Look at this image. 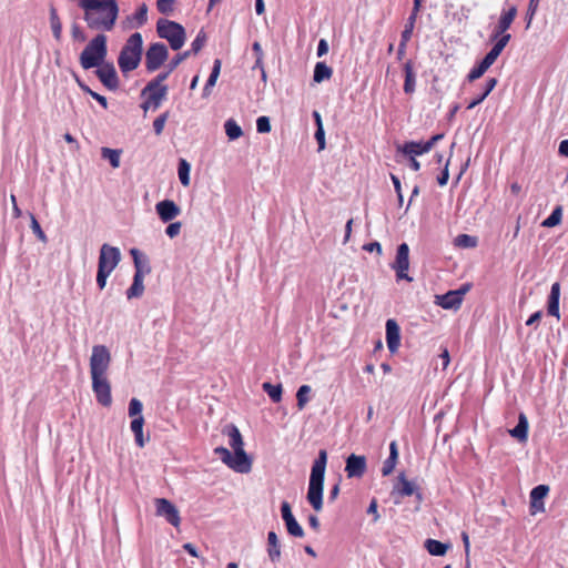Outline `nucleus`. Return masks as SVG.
I'll return each instance as SVG.
<instances>
[{
	"label": "nucleus",
	"instance_id": "7",
	"mask_svg": "<svg viewBox=\"0 0 568 568\" xmlns=\"http://www.w3.org/2000/svg\"><path fill=\"white\" fill-rule=\"evenodd\" d=\"M169 51L164 43L155 42L150 44L145 52V69L154 72L168 60Z\"/></svg>",
	"mask_w": 568,
	"mask_h": 568
},
{
	"label": "nucleus",
	"instance_id": "26",
	"mask_svg": "<svg viewBox=\"0 0 568 568\" xmlns=\"http://www.w3.org/2000/svg\"><path fill=\"white\" fill-rule=\"evenodd\" d=\"M398 459V446L395 440L389 444V456L384 462L382 467V475L388 476L393 473Z\"/></svg>",
	"mask_w": 568,
	"mask_h": 568
},
{
	"label": "nucleus",
	"instance_id": "44",
	"mask_svg": "<svg viewBox=\"0 0 568 568\" xmlns=\"http://www.w3.org/2000/svg\"><path fill=\"white\" fill-rule=\"evenodd\" d=\"M285 524V527H286V530L288 532V535L293 536V537H296V538H303L305 532H304V529L302 528V526L298 524V521L296 520V518H292L290 520H287Z\"/></svg>",
	"mask_w": 568,
	"mask_h": 568
},
{
	"label": "nucleus",
	"instance_id": "9",
	"mask_svg": "<svg viewBox=\"0 0 568 568\" xmlns=\"http://www.w3.org/2000/svg\"><path fill=\"white\" fill-rule=\"evenodd\" d=\"M121 261V252L119 247L112 246L110 244H102L100 247L98 267L113 272V270L118 266Z\"/></svg>",
	"mask_w": 568,
	"mask_h": 568
},
{
	"label": "nucleus",
	"instance_id": "57",
	"mask_svg": "<svg viewBox=\"0 0 568 568\" xmlns=\"http://www.w3.org/2000/svg\"><path fill=\"white\" fill-rule=\"evenodd\" d=\"M71 36L74 41L84 42L87 40V36L81 29V27L77 23H73L71 27Z\"/></svg>",
	"mask_w": 568,
	"mask_h": 568
},
{
	"label": "nucleus",
	"instance_id": "36",
	"mask_svg": "<svg viewBox=\"0 0 568 568\" xmlns=\"http://www.w3.org/2000/svg\"><path fill=\"white\" fill-rule=\"evenodd\" d=\"M50 26L53 33V38L57 41H60L62 38V23L54 7L50 8Z\"/></svg>",
	"mask_w": 568,
	"mask_h": 568
},
{
	"label": "nucleus",
	"instance_id": "16",
	"mask_svg": "<svg viewBox=\"0 0 568 568\" xmlns=\"http://www.w3.org/2000/svg\"><path fill=\"white\" fill-rule=\"evenodd\" d=\"M549 493L547 485H538L530 491V514L535 515L540 511H545L544 499Z\"/></svg>",
	"mask_w": 568,
	"mask_h": 568
},
{
	"label": "nucleus",
	"instance_id": "42",
	"mask_svg": "<svg viewBox=\"0 0 568 568\" xmlns=\"http://www.w3.org/2000/svg\"><path fill=\"white\" fill-rule=\"evenodd\" d=\"M490 67L485 63L483 60H480L477 64L474 65V68L469 71V73L466 77V80L468 82H474L475 80L479 79L484 75V73L489 69Z\"/></svg>",
	"mask_w": 568,
	"mask_h": 568
},
{
	"label": "nucleus",
	"instance_id": "15",
	"mask_svg": "<svg viewBox=\"0 0 568 568\" xmlns=\"http://www.w3.org/2000/svg\"><path fill=\"white\" fill-rule=\"evenodd\" d=\"M517 17V7L510 6L508 9H504L500 13L497 24L495 26L491 33H495V37L504 34H508L507 30L510 28L515 18Z\"/></svg>",
	"mask_w": 568,
	"mask_h": 568
},
{
	"label": "nucleus",
	"instance_id": "48",
	"mask_svg": "<svg viewBox=\"0 0 568 568\" xmlns=\"http://www.w3.org/2000/svg\"><path fill=\"white\" fill-rule=\"evenodd\" d=\"M206 41V33L200 30L195 39L191 43V54H196L201 51Z\"/></svg>",
	"mask_w": 568,
	"mask_h": 568
},
{
	"label": "nucleus",
	"instance_id": "45",
	"mask_svg": "<svg viewBox=\"0 0 568 568\" xmlns=\"http://www.w3.org/2000/svg\"><path fill=\"white\" fill-rule=\"evenodd\" d=\"M417 17H418V12H414V11L410 12V14L408 16V18L406 20V23H405L404 30L402 31L400 37L408 38V39L412 38Z\"/></svg>",
	"mask_w": 568,
	"mask_h": 568
},
{
	"label": "nucleus",
	"instance_id": "21",
	"mask_svg": "<svg viewBox=\"0 0 568 568\" xmlns=\"http://www.w3.org/2000/svg\"><path fill=\"white\" fill-rule=\"evenodd\" d=\"M559 300H560V283L555 282L551 285L550 294L548 296L547 312L549 315L560 318L559 313Z\"/></svg>",
	"mask_w": 568,
	"mask_h": 568
},
{
	"label": "nucleus",
	"instance_id": "19",
	"mask_svg": "<svg viewBox=\"0 0 568 568\" xmlns=\"http://www.w3.org/2000/svg\"><path fill=\"white\" fill-rule=\"evenodd\" d=\"M397 151L406 156H417L429 152V146L424 141H408L398 145Z\"/></svg>",
	"mask_w": 568,
	"mask_h": 568
},
{
	"label": "nucleus",
	"instance_id": "5",
	"mask_svg": "<svg viewBox=\"0 0 568 568\" xmlns=\"http://www.w3.org/2000/svg\"><path fill=\"white\" fill-rule=\"evenodd\" d=\"M108 38L103 33L97 34L82 50L79 61L84 70L98 68L102 63L108 54Z\"/></svg>",
	"mask_w": 568,
	"mask_h": 568
},
{
	"label": "nucleus",
	"instance_id": "31",
	"mask_svg": "<svg viewBox=\"0 0 568 568\" xmlns=\"http://www.w3.org/2000/svg\"><path fill=\"white\" fill-rule=\"evenodd\" d=\"M144 276L133 275V282L131 286L126 290V297L128 300L131 298H139L144 293V284H143Z\"/></svg>",
	"mask_w": 568,
	"mask_h": 568
},
{
	"label": "nucleus",
	"instance_id": "59",
	"mask_svg": "<svg viewBox=\"0 0 568 568\" xmlns=\"http://www.w3.org/2000/svg\"><path fill=\"white\" fill-rule=\"evenodd\" d=\"M314 138L317 141L318 151H323L326 145L324 126L316 128Z\"/></svg>",
	"mask_w": 568,
	"mask_h": 568
},
{
	"label": "nucleus",
	"instance_id": "2",
	"mask_svg": "<svg viewBox=\"0 0 568 568\" xmlns=\"http://www.w3.org/2000/svg\"><path fill=\"white\" fill-rule=\"evenodd\" d=\"M83 20L91 30L111 31L119 17L116 0H79Z\"/></svg>",
	"mask_w": 568,
	"mask_h": 568
},
{
	"label": "nucleus",
	"instance_id": "14",
	"mask_svg": "<svg viewBox=\"0 0 568 568\" xmlns=\"http://www.w3.org/2000/svg\"><path fill=\"white\" fill-rule=\"evenodd\" d=\"M155 211L163 223L171 222L181 213L180 206L172 200L158 202Z\"/></svg>",
	"mask_w": 568,
	"mask_h": 568
},
{
	"label": "nucleus",
	"instance_id": "40",
	"mask_svg": "<svg viewBox=\"0 0 568 568\" xmlns=\"http://www.w3.org/2000/svg\"><path fill=\"white\" fill-rule=\"evenodd\" d=\"M101 155L103 159L109 161L110 165L113 169H116L120 166V156H121L120 150L102 148Z\"/></svg>",
	"mask_w": 568,
	"mask_h": 568
},
{
	"label": "nucleus",
	"instance_id": "47",
	"mask_svg": "<svg viewBox=\"0 0 568 568\" xmlns=\"http://www.w3.org/2000/svg\"><path fill=\"white\" fill-rule=\"evenodd\" d=\"M455 243L457 246L473 248L477 245V237L468 235V234H459Z\"/></svg>",
	"mask_w": 568,
	"mask_h": 568
},
{
	"label": "nucleus",
	"instance_id": "43",
	"mask_svg": "<svg viewBox=\"0 0 568 568\" xmlns=\"http://www.w3.org/2000/svg\"><path fill=\"white\" fill-rule=\"evenodd\" d=\"M312 388L310 385H302L298 387L297 389V393H296V405L298 407L300 410H302L306 404L310 402V393H311Z\"/></svg>",
	"mask_w": 568,
	"mask_h": 568
},
{
	"label": "nucleus",
	"instance_id": "32",
	"mask_svg": "<svg viewBox=\"0 0 568 568\" xmlns=\"http://www.w3.org/2000/svg\"><path fill=\"white\" fill-rule=\"evenodd\" d=\"M333 75V70L325 62H317L314 67L313 80L316 83H321L325 80H329Z\"/></svg>",
	"mask_w": 568,
	"mask_h": 568
},
{
	"label": "nucleus",
	"instance_id": "54",
	"mask_svg": "<svg viewBox=\"0 0 568 568\" xmlns=\"http://www.w3.org/2000/svg\"><path fill=\"white\" fill-rule=\"evenodd\" d=\"M214 454L219 456L226 466L231 467L232 453L226 447H216Z\"/></svg>",
	"mask_w": 568,
	"mask_h": 568
},
{
	"label": "nucleus",
	"instance_id": "3",
	"mask_svg": "<svg viewBox=\"0 0 568 568\" xmlns=\"http://www.w3.org/2000/svg\"><path fill=\"white\" fill-rule=\"evenodd\" d=\"M327 464V452L321 449L317 458L314 460L310 475V483L306 499L315 511L323 508V487L325 478V469Z\"/></svg>",
	"mask_w": 568,
	"mask_h": 568
},
{
	"label": "nucleus",
	"instance_id": "51",
	"mask_svg": "<svg viewBox=\"0 0 568 568\" xmlns=\"http://www.w3.org/2000/svg\"><path fill=\"white\" fill-rule=\"evenodd\" d=\"M169 119V112H164L160 114L154 121H153V130L156 135L162 134L165 123Z\"/></svg>",
	"mask_w": 568,
	"mask_h": 568
},
{
	"label": "nucleus",
	"instance_id": "58",
	"mask_svg": "<svg viewBox=\"0 0 568 568\" xmlns=\"http://www.w3.org/2000/svg\"><path fill=\"white\" fill-rule=\"evenodd\" d=\"M181 227H182V223L181 222H172V223H170L166 226L165 234L170 239H173V237H175V236H178L180 234Z\"/></svg>",
	"mask_w": 568,
	"mask_h": 568
},
{
	"label": "nucleus",
	"instance_id": "30",
	"mask_svg": "<svg viewBox=\"0 0 568 568\" xmlns=\"http://www.w3.org/2000/svg\"><path fill=\"white\" fill-rule=\"evenodd\" d=\"M227 436L230 437V446L233 448V450H236V449H242L243 446H244V443H243V437L239 430V428L231 424V425H227L225 427V430H224Z\"/></svg>",
	"mask_w": 568,
	"mask_h": 568
},
{
	"label": "nucleus",
	"instance_id": "23",
	"mask_svg": "<svg viewBox=\"0 0 568 568\" xmlns=\"http://www.w3.org/2000/svg\"><path fill=\"white\" fill-rule=\"evenodd\" d=\"M168 90V85H163L145 92L144 87L141 91V98L146 97L148 99H150V101L153 102V110H156L161 105L162 101L165 99Z\"/></svg>",
	"mask_w": 568,
	"mask_h": 568
},
{
	"label": "nucleus",
	"instance_id": "33",
	"mask_svg": "<svg viewBox=\"0 0 568 568\" xmlns=\"http://www.w3.org/2000/svg\"><path fill=\"white\" fill-rule=\"evenodd\" d=\"M143 425H144L143 416H139L138 418H132L131 425H130L131 430L134 434L135 444L141 448L145 444V440L143 437Z\"/></svg>",
	"mask_w": 568,
	"mask_h": 568
},
{
	"label": "nucleus",
	"instance_id": "25",
	"mask_svg": "<svg viewBox=\"0 0 568 568\" xmlns=\"http://www.w3.org/2000/svg\"><path fill=\"white\" fill-rule=\"evenodd\" d=\"M126 21L131 29L143 27L148 21V6L142 3L132 16L126 18Z\"/></svg>",
	"mask_w": 568,
	"mask_h": 568
},
{
	"label": "nucleus",
	"instance_id": "1",
	"mask_svg": "<svg viewBox=\"0 0 568 568\" xmlns=\"http://www.w3.org/2000/svg\"><path fill=\"white\" fill-rule=\"evenodd\" d=\"M110 363L111 354L108 347L94 345L90 357L92 390L97 402L104 407H109L112 404L111 384L106 377Z\"/></svg>",
	"mask_w": 568,
	"mask_h": 568
},
{
	"label": "nucleus",
	"instance_id": "53",
	"mask_svg": "<svg viewBox=\"0 0 568 568\" xmlns=\"http://www.w3.org/2000/svg\"><path fill=\"white\" fill-rule=\"evenodd\" d=\"M271 121L270 118L266 115H261L256 120V131L258 133H268L271 132Z\"/></svg>",
	"mask_w": 568,
	"mask_h": 568
},
{
	"label": "nucleus",
	"instance_id": "35",
	"mask_svg": "<svg viewBox=\"0 0 568 568\" xmlns=\"http://www.w3.org/2000/svg\"><path fill=\"white\" fill-rule=\"evenodd\" d=\"M263 390L268 395L273 403H280L282 399L283 387L282 384H272L265 382L262 384Z\"/></svg>",
	"mask_w": 568,
	"mask_h": 568
},
{
	"label": "nucleus",
	"instance_id": "61",
	"mask_svg": "<svg viewBox=\"0 0 568 568\" xmlns=\"http://www.w3.org/2000/svg\"><path fill=\"white\" fill-rule=\"evenodd\" d=\"M539 1L540 0H529V4H528V9H527V13H526V18L528 20L527 22V28L529 27L536 11H537V8H538V4H539Z\"/></svg>",
	"mask_w": 568,
	"mask_h": 568
},
{
	"label": "nucleus",
	"instance_id": "8",
	"mask_svg": "<svg viewBox=\"0 0 568 568\" xmlns=\"http://www.w3.org/2000/svg\"><path fill=\"white\" fill-rule=\"evenodd\" d=\"M390 267L395 271L397 281H413V277L407 273L409 268V246L407 243L404 242L397 246L396 257Z\"/></svg>",
	"mask_w": 568,
	"mask_h": 568
},
{
	"label": "nucleus",
	"instance_id": "64",
	"mask_svg": "<svg viewBox=\"0 0 568 568\" xmlns=\"http://www.w3.org/2000/svg\"><path fill=\"white\" fill-rule=\"evenodd\" d=\"M363 250L367 252H376L378 255H382V245L377 241L365 244Z\"/></svg>",
	"mask_w": 568,
	"mask_h": 568
},
{
	"label": "nucleus",
	"instance_id": "12",
	"mask_svg": "<svg viewBox=\"0 0 568 568\" xmlns=\"http://www.w3.org/2000/svg\"><path fill=\"white\" fill-rule=\"evenodd\" d=\"M367 468L366 457L362 455L351 454L346 458L345 471L348 478H361Z\"/></svg>",
	"mask_w": 568,
	"mask_h": 568
},
{
	"label": "nucleus",
	"instance_id": "27",
	"mask_svg": "<svg viewBox=\"0 0 568 568\" xmlns=\"http://www.w3.org/2000/svg\"><path fill=\"white\" fill-rule=\"evenodd\" d=\"M404 73H405V81H404V92L406 94H412L415 91L416 87V74L414 72V65L410 60L406 61L404 64Z\"/></svg>",
	"mask_w": 568,
	"mask_h": 568
},
{
	"label": "nucleus",
	"instance_id": "49",
	"mask_svg": "<svg viewBox=\"0 0 568 568\" xmlns=\"http://www.w3.org/2000/svg\"><path fill=\"white\" fill-rule=\"evenodd\" d=\"M142 409L143 405L141 400L135 397L131 398L128 409L129 416L132 418H138L139 416H142Z\"/></svg>",
	"mask_w": 568,
	"mask_h": 568
},
{
	"label": "nucleus",
	"instance_id": "20",
	"mask_svg": "<svg viewBox=\"0 0 568 568\" xmlns=\"http://www.w3.org/2000/svg\"><path fill=\"white\" fill-rule=\"evenodd\" d=\"M266 552L271 562L276 564L281 559V542L273 530L267 534Z\"/></svg>",
	"mask_w": 568,
	"mask_h": 568
},
{
	"label": "nucleus",
	"instance_id": "46",
	"mask_svg": "<svg viewBox=\"0 0 568 568\" xmlns=\"http://www.w3.org/2000/svg\"><path fill=\"white\" fill-rule=\"evenodd\" d=\"M171 73L172 72H169V68H166V71L160 72L154 79L148 82L145 85V92L151 91L152 89H156L158 87H163V82L169 78Z\"/></svg>",
	"mask_w": 568,
	"mask_h": 568
},
{
	"label": "nucleus",
	"instance_id": "18",
	"mask_svg": "<svg viewBox=\"0 0 568 568\" xmlns=\"http://www.w3.org/2000/svg\"><path fill=\"white\" fill-rule=\"evenodd\" d=\"M130 254L133 258L135 275L140 274L141 276H145L151 273L152 268L146 255L142 254L141 251L135 247L130 250Z\"/></svg>",
	"mask_w": 568,
	"mask_h": 568
},
{
	"label": "nucleus",
	"instance_id": "13",
	"mask_svg": "<svg viewBox=\"0 0 568 568\" xmlns=\"http://www.w3.org/2000/svg\"><path fill=\"white\" fill-rule=\"evenodd\" d=\"M386 328V344L388 351L394 354L400 346V327L396 320L388 318L385 324Z\"/></svg>",
	"mask_w": 568,
	"mask_h": 568
},
{
	"label": "nucleus",
	"instance_id": "38",
	"mask_svg": "<svg viewBox=\"0 0 568 568\" xmlns=\"http://www.w3.org/2000/svg\"><path fill=\"white\" fill-rule=\"evenodd\" d=\"M224 129L227 138L232 141L240 139L243 135L241 126L234 119H229L224 123Z\"/></svg>",
	"mask_w": 568,
	"mask_h": 568
},
{
	"label": "nucleus",
	"instance_id": "24",
	"mask_svg": "<svg viewBox=\"0 0 568 568\" xmlns=\"http://www.w3.org/2000/svg\"><path fill=\"white\" fill-rule=\"evenodd\" d=\"M528 419L524 413H520L518 416L517 425L509 430L511 437L518 439L519 442H525L528 438Z\"/></svg>",
	"mask_w": 568,
	"mask_h": 568
},
{
	"label": "nucleus",
	"instance_id": "6",
	"mask_svg": "<svg viewBox=\"0 0 568 568\" xmlns=\"http://www.w3.org/2000/svg\"><path fill=\"white\" fill-rule=\"evenodd\" d=\"M156 32L160 38L165 39L172 50H180L185 42V29L179 22L159 19L156 22Z\"/></svg>",
	"mask_w": 568,
	"mask_h": 568
},
{
	"label": "nucleus",
	"instance_id": "41",
	"mask_svg": "<svg viewBox=\"0 0 568 568\" xmlns=\"http://www.w3.org/2000/svg\"><path fill=\"white\" fill-rule=\"evenodd\" d=\"M561 217H562V207L560 205H557L554 209V211L550 213V215L542 221L541 226L554 227L561 222Z\"/></svg>",
	"mask_w": 568,
	"mask_h": 568
},
{
	"label": "nucleus",
	"instance_id": "52",
	"mask_svg": "<svg viewBox=\"0 0 568 568\" xmlns=\"http://www.w3.org/2000/svg\"><path fill=\"white\" fill-rule=\"evenodd\" d=\"M190 55L191 51L178 53L166 65V68H169V72H173L180 65V63L187 59Z\"/></svg>",
	"mask_w": 568,
	"mask_h": 568
},
{
	"label": "nucleus",
	"instance_id": "56",
	"mask_svg": "<svg viewBox=\"0 0 568 568\" xmlns=\"http://www.w3.org/2000/svg\"><path fill=\"white\" fill-rule=\"evenodd\" d=\"M112 272H109V271H105V270H102V268H99L98 267V272H97V285L99 287L100 291H102L105 285H106V280L108 277L110 276Z\"/></svg>",
	"mask_w": 568,
	"mask_h": 568
},
{
	"label": "nucleus",
	"instance_id": "39",
	"mask_svg": "<svg viewBox=\"0 0 568 568\" xmlns=\"http://www.w3.org/2000/svg\"><path fill=\"white\" fill-rule=\"evenodd\" d=\"M191 165L185 159H180L178 164V175L183 186L190 185Z\"/></svg>",
	"mask_w": 568,
	"mask_h": 568
},
{
	"label": "nucleus",
	"instance_id": "34",
	"mask_svg": "<svg viewBox=\"0 0 568 568\" xmlns=\"http://www.w3.org/2000/svg\"><path fill=\"white\" fill-rule=\"evenodd\" d=\"M425 548L432 556L440 557L447 552L449 545L429 538L425 541Z\"/></svg>",
	"mask_w": 568,
	"mask_h": 568
},
{
	"label": "nucleus",
	"instance_id": "60",
	"mask_svg": "<svg viewBox=\"0 0 568 568\" xmlns=\"http://www.w3.org/2000/svg\"><path fill=\"white\" fill-rule=\"evenodd\" d=\"M281 516L284 523L287 520L294 518V515L292 513V507L288 501H282L281 504Z\"/></svg>",
	"mask_w": 568,
	"mask_h": 568
},
{
	"label": "nucleus",
	"instance_id": "55",
	"mask_svg": "<svg viewBox=\"0 0 568 568\" xmlns=\"http://www.w3.org/2000/svg\"><path fill=\"white\" fill-rule=\"evenodd\" d=\"M175 0H158L156 9L162 14H171L173 12V4Z\"/></svg>",
	"mask_w": 568,
	"mask_h": 568
},
{
	"label": "nucleus",
	"instance_id": "11",
	"mask_svg": "<svg viewBox=\"0 0 568 568\" xmlns=\"http://www.w3.org/2000/svg\"><path fill=\"white\" fill-rule=\"evenodd\" d=\"M95 75L108 90L115 91L119 89L120 80L112 62L102 63L98 67Z\"/></svg>",
	"mask_w": 568,
	"mask_h": 568
},
{
	"label": "nucleus",
	"instance_id": "29",
	"mask_svg": "<svg viewBox=\"0 0 568 568\" xmlns=\"http://www.w3.org/2000/svg\"><path fill=\"white\" fill-rule=\"evenodd\" d=\"M221 65H222L221 60L220 59H215L214 62H213L212 71H211V73L209 75V79L206 80V83H205V85L203 88V93H202L203 98L210 97V94L212 92V89L216 84V81L219 79V75H220V72H221Z\"/></svg>",
	"mask_w": 568,
	"mask_h": 568
},
{
	"label": "nucleus",
	"instance_id": "4",
	"mask_svg": "<svg viewBox=\"0 0 568 568\" xmlns=\"http://www.w3.org/2000/svg\"><path fill=\"white\" fill-rule=\"evenodd\" d=\"M142 53L143 38L135 32L128 38L118 57V65L124 75L139 67Z\"/></svg>",
	"mask_w": 568,
	"mask_h": 568
},
{
	"label": "nucleus",
	"instance_id": "10",
	"mask_svg": "<svg viewBox=\"0 0 568 568\" xmlns=\"http://www.w3.org/2000/svg\"><path fill=\"white\" fill-rule=\"evenodd\" d=\"M156 515L165 518V520L174 527L181 524L180 511L176 506L166 498H156Z\"/></svg>",
	"mask_w": 568,
	"mask_h": 568
},
{
	"label": "nucleus",
	"instance_id": "17",
	"mask_svg": "<svg viewBox=\"0 0 568 568\" xmlns=\"http://www.w3.org/2000/svg\"><path fill=\"white\" fill-rule=\"evenodd\" d=\"M230 468L241 474H246L251 470L252 460L244 448L234 450Z\"/></svg>",
	"mask_w": 568,
	"mask_h": 568
},
{
	"label": "nucleus",
	"instance_id": "37",
	"mask_svg": "<svg viewBox=\"0 0 568 568\" xmlns=\"http://www.w3.org/2000/svg\"><path fill=\"white\" fill-rule=\"evenodd\" d=\"M400 487H396L395 491L400 497L412 496L416 493L417 487L409 480L406 479L404 474H400L399 477Z\"/></svg>",
	"mask_w": 568,
	"mask_h": 568
},
{
	"label": "nucleus",
	"instance_id": "22",
	"mask_svg": "<svg viewBox=\"0 0 568 568\" xmlns=\"http://www.w3.org/2000/svg\"><path fill=\"white\" fill-rule=\"evenodd\" d=\"M436 298L437 304L444 310H457L462 304L459 293L455 291H448L443 295H437Z\"/></svg>",
	"mask_w": 568,
	"mask_h": 568
},
{
	"label": "nucleus",
	"instance_id": "62",
	"mask_svg": "<svg viewBox=\"0 0 568 568\" xmlns=\"http://www.w3.org/2000/svg\"><path fill=\"white\" fill-rule=\"evenodd\" d=\"M448 165H449V160H447L446 164H445V168L444 170L442 171V173L438 175L437 178V183L440 185V186H444L447 184L448 182V179H449V171H448Z\"/></svg>",
	"mask_w": 568,
	"mask_h": 568
},
{
	"label": "nucleus",
	"instance_id": "28",
	"mask_svg": "<svg viewBox=\"0 0 568 568\" xmlns=\"http://www.w3.org/2000/svg\"><path fill=\"white\" fill-rule=\"evenodd\" d=\"M498 81L496 78H488L486 80V83H485V88L481 92H479L467 105V109L468 110H471L474 109L475 106H477L478 104H480L489 94L490 92L495 89V87L497 85Z\"/></svg>",
	"mask_w": 568,
	"mask_h": 568
},
{
	"label": "nucleus",
	"instance_id": "63",
	"mask_svg": "<svg viewBox=\"0 0 568 568\" xmlns=\"http://www.w3.org/2000/svg\"><path fill=\"white\" fill-rule=\"evenodd\" d=\"M510 39H511V34L503 33L501 36H497V37H495V33L490 34V41H496L505 48L508 44V42L510 41Z\"/></svg>",
	"mask_w": 568,
	"mask_h": 568
},
{
	"label": "nucleus",
	"instance_id": "50",
	"mask_svg": "<svg viewBox=\"0 0 568 568\" xmlns=\"http://www.w3.org/2000/svg\"><path fill=\"white\" fill-rule=\"evenodd\" d=\"M30 217H31L30 227H31L32 232L41 242L45 243L48 241V237H47L45 233L43 232V230L41 229L38 220L36 219V216L33 214H30Z\"/></svg>",
	"mask_w": 568,
	"mask_h": 568
}]
</instances>
